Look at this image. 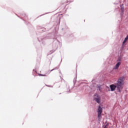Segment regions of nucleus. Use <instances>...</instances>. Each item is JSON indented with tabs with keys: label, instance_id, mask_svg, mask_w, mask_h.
I'll list each match as a JSON object with an SVG mask.
<instances>
[{
	"label": "nucleus",
	"instance_id": "f257e3e1",
	"mask_svg": "<svg viewBox=\"0 0 128 128\" xmlns=\"http://www.w3.org/2000/svg\"><path fill=\"white\" fill-rule=\"evenodd\" d=\"M124 80H126V78H124V76H122L119 78L117 81V83L116 84V86H117V90L120 92L122 90V88H124Z\"/></svg>",
	"mask_w": 128,
	"mask_h": 128
},
{
	"label": "nucleus",
	"instance_id": "f03ea898",
	"mask_svg": "<svg viewBox=\"0 0 128 128\" xmlns=\"http://www.w3.org/2000/svg\"><path fill=\"white\" fill-rule=\"evenodd\" d=\"M98 120H102V108L100 106H98Z\"/></svg>",
	"mask_w": 128,
	"mask_h": 128
},
{
	"label": "nucleus",
	"instance_id": "7ed1b4c3",
	"mask_svg": "<svg viewBox=\"0 0 128 128\" xmlns=\"http://www.w3.org/2000/svg\"><path fill=\"white\" fill-rule=\"evenodd\" d=\"M94 98L98 104H100V96L98 94L94 95Z\"/></svg>",
	"mask_w": 128,
	"mask_h": 128
},
{
	"label": "nucleus",
	"instance_id": "20e7f679",
	"mask_svg": "<svg viewBox=\"0 0 128 128\" xmlns=\"http://www.w3.org/2000/svg\"><path fill=\"white\" fill-rule=\"evenodd\" d=\"M110 88L111 89L112 92H114V90H116V88L118 89V87L116 86V85L114 84H112L110 86Z\"/></svg>",
	"mask_w": 128,
	"mask_h": 128
},
{
	"label": "nucleus",
	"instance_id": "39448f33",
	"mask_svg": "<svg viewBox=\"0 0 128 128\" xmlns=\"http://www.w3.org/2000/svg\"><path fill=\"white\" fill-rule=\"evenodd\" d=\"M120 64H122V62H118L114 68V70H118V68H120Z\"/></svg>",
	"mask_w": 128,
	"mask_h": 128
},
{
	"label": "nucleus",
	"instance_id": "423d86ee",
	"mask_svg": "<svg viewBox=\"0 0 128 128\" xmlns=\"http://www.w3.org/2000/svg\"><path fill=\"white\" fill-rule=\"evenodd\" d=\"M117 62H122V58L118 57Z\"/></svg>",
	"mask_w": 128,
	"mask_h": 128
},
{
	"label": "nucleus",
	"instance_id": "0eeeda50",
	"mask_svg": "<svg viewBox=\"0 0 128 128\" xmlns=\"http://www.w3.org/2000/svg\"><path fill=\"white\" fill-rule=\"evenodd\" d=\"M126 40H128L127 38H125L124 41L123 42V44H126Z\"/></svg>",
	"mask_w": 128,
	"mask_h": 128
},
{
	"label": "nucleus",
	"instance_id": "6e6552de",
	"mask_svg": "<svg viewBox=\"0 0 128 128\" xmlns=\"http://www.w3.org/2000/svg\"><path fill=\"white\" fill-rule=\"evenodd\" d=\"M98 90H100V86H98Z\"/></svg>",
	"mask_w": 128,
	"mask_h": 128
},
{
	"label": "nucleus",
	"instance_id": "1a4fd4ad",
	"mask_svg": "<svg viewBox=\"0 0 128 128\" xmlns=\"http://www.w3.org/2000/svg\"><path fill=\"white\" fill-rule=\"evenodd\" d=\"M40 76H46V74H40Z\"/></svg>",
	"mask_w": 128,
	"mask_h": 128
},
{
	"label": "nucleus",
	"instance_id": "9d476101",
	"mask_svg": "<svg viewBox=\"0 0 128 128\" xmlns=\"http://www.w3.org/2000/svg\"><path fill=\"white\" fill-rule=\"evenodd\" d=\"M58 68H54V69H53V70H50V72H52V70H58Z\"/></svg>",
	"mask_w": 128,
	"mask_h": 128
},
{
	"label": "nucleus",
	"instance_id": "9b49d317",
	"mask_svg": "<svg viewBox=\"0 0 128 128\" xmlns=\"http://www.w3.org/2000/svg\"><path fill=\"white\" fill-rule=\"evenodd\" d=\"M126 38L128 40V35L126 36Z\"/></svg>",
	"mask_w": 128,
	"mask_h": 128
},
{
	"label": "nucleus",
	"instance_id": "f8f14e48",
	"mask_svg": "<svg viewBox=\"0 0 128 128\" xmlns=\"http://www.w3.org/2000/svg\"><path fill=\"white\" fill-rule=\"evenodd\" d=\"M122 10H124V8H122Z\"/></svg>",
	"mask_w": 128,
	"mask_h": 128
},
{
	"label": "nucleus",
	"instance_id": "ddd939ff",
	"mask_svg": "<svg viewBox=\"0 0 128 128\" xmlns=\"http://www.w3.org/2000/svg\"><path fill=\"white\" fill-rule=\"evenodd\" d=\"M106 128V126H105L104 128Z\"/></svg>",
	"mask_w": 128,
	"mask_h": 128
}]
</instances>
